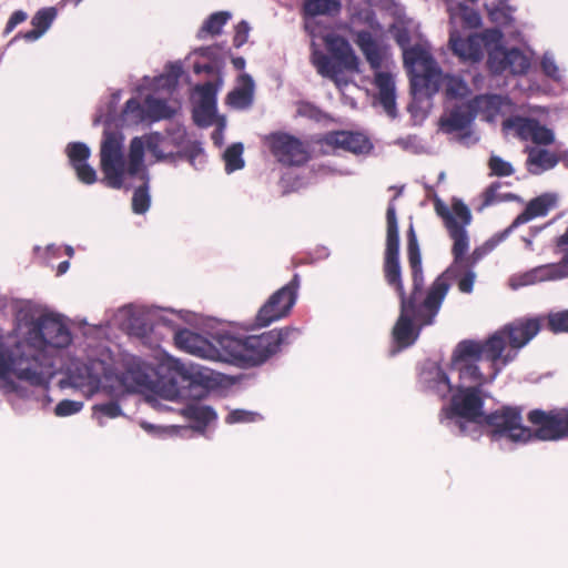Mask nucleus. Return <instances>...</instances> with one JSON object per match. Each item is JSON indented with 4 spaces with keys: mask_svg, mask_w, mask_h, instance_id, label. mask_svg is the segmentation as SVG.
I'll return each mask as SVG.
<instances>
[{
    "mask_svg": "<svg viewBox=\"0 0 568 568\" xmlns=\"http://www.w3.org/2000/svg\"><path fill=\"white\" fill-rule=\"evenodd\" d=\"M142 184L136 187L132 196V211L135 214H144L151 204V197L149 194V175L146 179H140Z\"/></svg>",
    "mask_w": 568,
    "mask_h": 568,
    "instance_id": "obj_30",
    "label": "nucleus"
},
{
    "mask_svg": "<svg viewBox=\"0 0 568 568\" xmlns=\"http://www.w3.org/2000/svg\"><path fill=\"white\" fill-rule=\"evenodd\" d=\"M77 173V178L84 184H93L97 182V172L87 162L72 166Z\"/></svg>",
    "mask_w": 568,
    "mask_h": 568,
    "instance_id": "obj_43",
    "label": "nucleus"
},
{
    "mask_svg": "<svg viewBox=\"0 0 568 568\" xmlns=\"http://www.w3.org/2000/svg\"><path fill=\"white\" fill-rule=\"evenodd\" d=\"M250 83V89L240 88L231 91L227 94V102L236 108H246L252 102V80L248 75H245Z\"/></svg>",
    "mask_w": 568,
    "mask_h": 568,
    "instance_id": "obj_34",
    "label": "nucleus"
},
{
    "mask_svg": "<svg viewBox=\"0 0 568 568\" xmlns=\"http://www.w3.org/2000/svg\"><path fill=\"white\" fill-rule=\"evenodd\" d=\"M510 233L505 229L503 232L497 233L489 239L483 246L476 247L471 254H467L466 262L460 266L463 270H473V267L481 260L488 252L493 251L500 242H503Z\"/></svg>",
    "mask_w": 568,
    "mask_h": 568,
    "instance_id": "obj_27",
    "label": "nucleus"
},
{
    "mask_svg": "<svg viewBox=\"0 0 568 568\" xmlns=\"http://www.w3.org/2000/svg\"><path fill=\"white\" fill-rule=\"evenodd\" d=\"M374 83L378 89V102L386 114L395 119L397 116L395 82L388 72L378 71L375 73Z\"/></svg>",
    "mask_w": 568,
    "mask_h": 568,
    "instance_id": "obj_23",
    "label": "nucleus"
},
{
    "mask_svg": "<svg viewBox=\"0 0 568 568\" xmlns=\"http://www.w3.org/2000/svg\"><path fill=\"white\" fill-rule=\"evenodd\" d=\"M231 18L229 12L220 11L211 14L199 30L197 37L205 38L207 34L217 36L221 33L222 28Z\"/></svg>",
    "mask_w": 568,
    "mask_h": 568,
    "instance_id": "obj_28",
    "label": "nucleus"
},
{
    "mask_svg": "<svg viewBox=\"0 0 568 568\" xmlns=\"http://www.w3.org/2000/svg\"><path fill=\"white\" fill-rule=\"evenodd\" d=\"M414 108H415L414 103H410L407 109H408V111L410 113H413L414 112Z\"/></svg>",
    "mask_w": 568,
    "mask_h": 568,
    "instance_id": "obj_63",
    "label": "nucleus"
},
{
    "mask_svg": "<svg viewBox=\"0 0 568 568\" xmlns=\"http://www.w3.org/2000/svg\"><path fill=\"white\" fill-rule=\"evenodd\" d=\"M95 415L100 414L109 418H115L121 415L122 410L116 402H108L104 404H98L93 406Z\"/></svg>",
    "mask_w": 568,
    "mask_h": 568,
    "instance_id": "obj_44",
    "label": "nucleus"
},
{
    "mask_svg": "<svg viewBox=\"0 0 568 568\" xmlns=\"http://www.w3.org/2000/svg\"><path fill=\"white\" fill-rule=\"evenodd\" d=\"M30 338L38 343V347L28 339H18L8 335H0V378L6 379L13 374L18 379L26 381L33 386L44 383L42 372L41 351L39 347L64 348L72 341L71 332L60 316L44 314L37 318Z\"/></svg>",
    "mask_w": 568,
    "mask_h": 568,
    "instance_id": "obj_1",
    "label": "nucleus"
},
{
    "mask_svg": "<svg viewBox=\"0 0 568 568\" xmlns=\"http://www.w3.org/2000/svg\"><path fill=\"white\" fill-rule=\"evenodd\" d=\"M427 70H428V81H429L430 78L433 77V74L436 71V61H435V59L430 54H428V67H427Z\"/></svg>",
    "mask_w": 568,
    "mask_h": 568,
    "instance_id": "obj_54",
    "label": "nucleus"
},
{
    "mask_svg": "<svg viewBox=\"0 0 568 568\" xmlns=\"http://www.w3.org/2000/svg\"><path fill=\"white\" fill-rule=\"evenodd\" d=\"M232 63L236 70H243L245 68V60L242 57L234 58Z\"/></svg>",
    "mask_w": 568,
    "mask_h": 568,
    "instance_id": "obj_57",
    "label": "nucleus"
},
{
    "mask_svg": "<svg viewBox=\"0 0 568 568\" xmlns=\"http://www.w3.org/2000/svg\"><path fill=\"white\" fill-rule=\"evenodd\" d=\"M69 267H70V263L68 261H62L58 265L57 274L58 275L64 274L69 270Z\"/></svg>",
    "mask_w": 568,
    "mask_h": 568,
    "instance_id": "obj_58",
    "label": "nucleus"
},
{
    "mask_svg": "<svg viewBox=\"0 0 568 568\" xmlns=\"http://www.w3.org/2000/svg\"><path fill=\"white\" fill-rule=\"evenodd\" d=\"M323 142L334 149H342L355 154L369 151L372 144L362 133L349 131H332L325 134Z\"/></svg>",
    "mask_w": 568,
    "mask_h": 568,
    "instance_id": "obj_21",
    "label": "nucleus"
},
{
    "mask_svg": "<svg viewBox=\"0 0 568 568\" xmlns=\"http://www.w3.org/2000/svg\"><path fill=\"white\" fill-rule=\"evenodd\" d=\"M437 375L439 377V382L446 386L447 390H450L452 386L448 376L444 372H440L439 369H437Z\"/></svg>",
    "mask_w": 568,
    "mask_h": 568,
    "instance_id": "obj_56",
    "label": "nucleus"
},
{
    "mask_svg": "<svg viewBox=\"0 0 568 568\" xmlns=\"http://www.w3.org/2000/svg\"><path fill=\"white\" fill-rule=\"evenodd\" d=\"M27 18H28V14L24 11H22V10L14 11L10 16V18H9L7 24H6L4 33L6 34L11 33L16 29V27L18 24L24 22L27 20Z\"/></svg>",
    "mask_w": 568,
    "mask_h": 568,
    "instance_id": "obj_50",
    "label": "nucleus"
},
{
    "mask_svg": "<svg viewBox=\"0 0 568 568\" xmlns=\"http://www.w3.org/2000/svg\"><path fill=\"white\" fill-rule=\"evenodd\" d=\"M358 19L363 20L367 26L374 28L376 22L375 13L372 9L366 8L357 13Z\"/></svg>",
    "mask_w": 568,
    "mask_h": 568,
    "instance_id": "obj_51",
    "label": "nucleus"
},
{
    "mask_svg": "<svg viewBox=\"0 0 568 568\" xmlns=\"http://www.w3.org/2000/svg\"><path fill=\"white\" fill-rule=\"evenodd\" d=\"M480 425L490 428L493 439L507 438L515 443H527L532 438V430L523 425L521 410L505 406L485 415Z\"/></svg>",
    "mask_w": 568,
    "mask_h": 568,
    "instance_id": "obj_9",
    "label": "nucleus"
},
{
    "mask_svg": "<svg viewBox=\"0 0 568 568\" xmlns=\"http://www.w3.org/2000/svg\"><path fill=\"white\" fill-rule=\"evenodd\" d=\"M256 414L244 409H234L226 417L227 424L250 423L255 419Z\"/></svg>",
    "mask_w": 568,
    "mask_h": 568,
    "instance_id": "obj_45",
    "label": "nucleus"
},
{
    "mask_svg": "<svg viewBox=\"0 0 568 568\" xmlns=\"http://www.w3.org/2000/svg\"><path fill=\"white\" fill-rule=\"evenodd\" d=\"M495 99L496 95H477L468 104L454 108L446 116L440 118V128L447 133L468 128L476 113L494 104Z\"/></svg>",
    "mask_w": 568,
    "mask_h": 568,
    "instance_id": "obj_14",
    "label": "nucleus"
},
{
    "mask_svg": "<svg viewBox=\"0 0 568 568\" xmlns=\"http://www.w3.org/2000/svg\"><path fill=\"white\" fill-rule=\"evenodd\" d=\"M541 69L547 77L554 80L559 79V70L552 58L545 55L541 60Z\"/></svg>",
    "mask_w": 568,
    "mask_h": 568,
    "instance_id": "obj_49",
    "label": "nucleus"
},
{
    "mask_svg": "<svg viewBox=\"0 0 568 568\" xmlns=\"http://www.w3.org/2000/svg\"><path fill=\"white\" fill-rule=\"evenodd\" d=\"M271 153L286 166H301L310 160L306 144L298 138L285 133L273 132L266 136Z\"/></svg>",
    "mask_w": 568,
    "mask_h": 568,
    "instance_id": "obj_13",
    "label": "nucleus"
},
{
    "mask_svg": "<svg viewBox=\"0 0 568 568\" xmlns=\"http://www.w3.org/2000/svg\"><path fill=\"white\" fill-rule=\"evenodd\" d=\"M217 89V83L211 81L197 87V92L200 93L202 103L205 108L213 106L215 104Z\"/></svg>",
    "mask_w": 568,
    "mask_h": 568,
    "instance_id": "obj_41",
    "label": "nucleus"
},
{
    "mask_svg": "<svg viewBox=\"0 0 568 568\" xmlns=\"http://www.w3.org/2000/svg\"><path fill=\"white\" fill-rule=\"evenodd\" d=\"M547 328L554 334L568 333V310L549 313Z\"/></svg>",
    "mask_w": 568,
    "mask_h": 568,
    "instance_id": "obj_35",
    "label": "nucleus"
},
{
    "mask_svg": "<svg viewBox=\"0 0 568 568\" xmlns=\"http://www.w3.org/2000/svg\"><path fill=\"white\" fill-rule=\"evenodd\" d=\"M203 70L206 71V72H210L212 70V67L206 64L203 67Z\"/></svg>",
    "mask_w": 568,
    "mask_h": 568,
    "instance_id": "obj_62",
    "label": "nucleus"
},
{
    "mask_svg": "<svg viewBox=\"0 0 568 568\" xmlns=\"http://www.w3.org/2000/svg\"><path fill=\"white\" fill-rule=\"evenodd\" d=\"M479 16L477 13H473L470 17V21H474V26H477L479 23Z\"/></svg>",
    "mask_w": 568,
    "mask_h": 568,
    "instance_id": "obj_61",
    "label": "nucleus"
},
{
    "mask_svg": "<svg viewBox=\"0 0 568 568\" xmlns=\"http://www.w3.org/2000/svg\"><path fill=\"white\" fill-rule=\"evenodd\" d=\"M327 53L314 48L311 63L316 72L334 82L337 88L348 83L345 73H359V59L349 42L339 36L325 38Z\"/></svg>",
    "mask_w": 568,
    "mask_h": 568,
    "instance_id": "obj_6",
    "label": "nucleus"
},
{
    "mask_svg": "<svg viewBox=\"0 0 568 568\" xmlns=\"http://www.w3.org/2000/svg\"><path fill=\"white\" fill-rule=\"evenodd\" d=\"M555 205L556 197L549 193H544L530 200L525 210L507 227V232L511 233L515 229L528 223L532 219L547 215Z\"/></svg>",
    "mask_w": 568,
    "mask_h": 568,
    "instance_id": "obj_22",
    "label": "nucleus"
},
{
    "mask_svg": "<svg viewBox=\"0 0 568 568\" xmlns=\"http://www.w3.org/2000/svg\"><path fill=\"white\" fill-rule=\"evenodd\" d=\"M207 50H209V48H203V49H201L202 54H205V51H207Z\"/></svg>",
    "mask_w": 568,
    "mask_h": 568,
    "instance_id": "obj_64",
    "label": "nucleus"
},
{
    "mask_svg": "<svg viewBox=\"0 0 568 568\" xmlns=\"http://www.w3.org/2000/svg\"><path fill=\"white\" fill-rule=\"evenodd\" d=\"M298 288L300 276L298 274H294L293 278L286 285L275 291L258 308L252 327H267L272 323L288 316L296 302Z\"/></svg>",
    "mask_w": 568,
    "mask_h": 568,
    "instance_id": "obj_10",
    "label": "nucleus"
},
{
    "mask_svg": "<svg viewBox=\"0 0 568 568\" xmlns=\"http://www.w3.org/2000/svg\"><path fill=\"white\" fill-rule=\"evenodd\" d=\"M42 34L43 32L40 29L33 27L32 30L24 32L22 34V38L27 41H34L39 39Z\"/></svg>",
    "mask_w": 568,
    "mask_h": 568,
    "instance_id": "obj_53",
    "label": "nucleus"
},
{
    "mask_svg": "<svg viewBox=\"0 0 568 568\" xmlns=\"http://www.w3.org/2000/svg\"><path fill=\"white\" fill-rule=\"evenodd\" d=\"M501 187L500 182H493L489 186H487L484 192L481 193V204L478 207L479 211L484 210L485 207L491 206L496 203L501 202V194L498 193L499 189Z\"/></svg>",
    "mask_w": 568,
    "mask_h": 568,
    "instance_id": "obj_38",
    "label": "nucleus"
},
{
    "mask_svg": "<svg viewBox=\"0 0 568 568\" xmlns=\"http://www.w3.org/2000/svg\"><path fill=\"white\" fill-rule=\"evenodd\" d=\"M501 37V32L497 29L486 30L481 34H471L466 39L452 33L449 44L453 52L460 59L476 62L483 58V44L498 43Z\"/></svg>",
    "mask_w": 568,
    "mask_h": 568,
    "instance_id": "obj_17",
    "label": "nucleus"
},
{
    "mask_svg": "<svg viewBox=\"0 0 568 568\" xmlns=\"http://www.w3.org/2000/svg\"><path fill=\"white\" fill-rule=\"evenodd\" d=\"M122 132L108 130L103 132V140L100 148V165L103 173V183L111 189H121L125 175L146 179L149 175L144 166L145 142L142 138L135 136L130 142L128 163L123 154Z\"/></svg>",
    "mask_w": 568,
    "mask_h": 568,
    "instance_id": "obj_5",
    "label": "nucleus"
},
{
    "mask_svg": "<svg viewBox=\"0 0 568 568\" xmlns=\"http://www.w3.org/2000/svg\"><path fill=\"white\" fill-rule=\"evenodd\" d=\"M186 416L200 424L201 426L205 427L209 424H211L213 420L216 419V413L214 409L210 406L204 405H191L186 408Z\"/></svg>",
    "mask_w": 568,
    "mask_h": 568,
    "instance_id": "obj_31",
    "label": "nucleus"
},
{
    "mask_svg": "<svg viewBox=\"0 0 568 568\" xmlns=\"http://www.w3.org/2000/svg\"><path fill=\"white\" fill-rule=\"evenodd\" d=\"M123 113L138 123L146 118V106L144 108L138 99L131 98L125 102Z\"/></svg>",
    "mask_w": 568,
    "mask_h": 568,
    "instance_id": "obj_39",
    "label": "nucleus"
},
{
    "mask_svg": "<svg viewBox=\"0 0 568 568\" xmlns=\"http://www.w3.org/2000/svg\"><path fill=\"white\" fill-rule=\"evenodd\" d=\"M342 10L339 0H304L302 13L305 18H315L317 16L334 17Z\"/></svg>",
    "mask_w": 568,
    "mask_h": 568,
    "instance_id": "obj_25",
    "label": "nucleus"
},
{
    "mask_svg": "<svg viewBox=\"0 0 568 568\" xmlns=\"http://www.w3.org/2000/svg\"><path fill=\"white\" fill-rule=\"evenodd\" d=\"M417 372H418V376L422 377L423 374L426 372V365L425 364H418L417 365Z\"/></svg>",
    "mask_w": 568,
    "mask_h": 568,
    "instance_id": "obj_60",
    "label": "nucleus"
},
{
    "mask_svg": "<svg viewBox=\"0 0 568 568\" xmlns=\"http://www.w3.org/2000/svg\"><path fill=\"white\" fill-rule=\"evenodd\" d=\"M386 250L384 261V274L387 283L395 286L399 294L400 301L407 300L400 277L399 266V235L396 217V209L389 202L386 211Z\"/></svg>",
    "mask_w": 568,
    "mask_h": 568,
    "instance_id": "obj_12",
    "label": "nucleus"
},
{
    "mask_svg": "<svg viewBox=\"0 0 568 568\" xmlns=\"http://www.w3.org/2000/svg\"><path fill=\"white\" fill-rule=\"evenodd\" d=\"M174 343L179 349L189 354L223 362L222 346L219 345V337L216 338V344H212L202 335L183 328L174 334Z\"/></svg>",
    "mask_w": 568,
    "mask_h": 568,
    "instance_id": "obj_19",
    "label": "nucleus"
},
{
    "mask_svg": "<svg viewBox=\"0 0 568 568\" xmlns=\"http://www.w3.org/2000/svg\"><path fill=\"white\" fill-rule=\"evenodd\" d=\"M528 163L549 169L556 164V160L547 150H538L529 153Z\"/></svg>",
    "mask_w": 568,
    "mask_h": 568,
    "instance_id": "obj_40",
    "label": "nucleus"
},
{
    "mask_svg": "<svg viewBox=\"0 0 568 568\" xmlns=\"http://www.w3.org/2000/svg\"><path fill=\"white\" fill-rule=\"evenodd\" d=\"M556 244L561 248L568 245V226L565 233L557 239Z\"/></svg>",
    "mask_w": 568,
    "mask_h": 568,
    "instance_id": "obj_55",
    "label": "nucleus"
},
{
    "mask_svg": "<svg viewBox=\"0 0 568 568\" xmlns=\"http://www.w3.org/2000/svg\"><path fill=\"white\" fill-rule=\"evenodd\" d=\"M90 154L89 146L82 142H72L67 146V155L72 166L87 162Z\"/></svg>",
    "mask_w": 568,
    "mask_h": 568,
    "instance_id": "obj_33",
    "label": "nucleus"
},
{
    "mask_svg": "<svg viewBox=\"0 0 568 568\" xmlns=\"http://www.w3.org/2000/svg\"><path fill=\"white\" fill-rule=\"evenodd\" d=\"M488 67L495 74H501L506 71L511 74H525L530 68V61L517 48L510 50L505 49L499 42L488 51Z\"/></svg>",
    "mask_w": 568,
    "mask_h": 568,
    "instance_id": "obj_15",
    "label": "nucleus"
},
{
    "mask_svg": "<svg viewBox=\"0 0 568 568\" xmlns=\"http://www.w3.org/2000/svg\"><path fill=\"white\" fill-rule=\"evenodd\" d=\"M504 125L514 129L521 140H531L541 145H549L554 142L552 131L541 125L536 119L517 116L506 120Z\"/></svg>",
    "mask_w": 568,
    "mask_h": 568,
    "instance_id": "obj_20",
    "label": "nucleus"
},
{
    "mask_svg": "<svg viewBox=\"0 0 568 568\" xmlns=\"http://www.w3.org/2000/svg\"><path fill=\"white\" fill-rule=\"evenodd\" d=\"M516 354H504V342L499 335L485 341L463 339L452 354V369L458 373L459 386L481 388L491 383L503 367L514 361Z\"/></svg>",
    "mask_w": 568,
    "mask_h": 568,
    "instance_id": "obj_3",
    "label": "nucleus"
},
{
    "mask_svg": "<svg viewBox=\"0 0 568 568\" xmlns=\"http://www.w3.org/2000/svg\"><path fill=\"white\" fill-rule=\"evenodd\" d=\"M83 407L82 402L63 399L59 402L54 408V414L60 417L70 416L80 412Z\"/></svg>",
    "mask_w": 568,
    "mask_h": 568,
    "instance_id": "obj_42",
    "label": "nucleus"
},
{
    "mask_svg": "<svg viewBox=\"0 0 568 568\" xmlns=\"http://www.w3.org/2000/svg\"><path fill=\"white\" fill-rule=\"evenodd\" d=\"M243 145L241 143H234L230 145L224 152L225 170L233 172L244 166L242 159Z\"/></svg>",
    "mask_w": 568,
    "mask_h": 568,
    "instance_id": "obj_32",
    "label": "nucleus"
},
{
    "mask_svg": "<svg viewBox=\"0 0 568 568\" xmlns=\"http://www.w3.org/2000/svg\"><path fill=\"white\" fill-rule=\"evenodd\" d=\"M298 335V328L285 326L245 337L221 335L219 345L222 346L223 362L253 367L267 362L283 346L292 344Z\"/></svg>",
    "mask_w": 568,
    "mask_h": 568,
    "instance_id": "obj_4",
    "label": "nucleus"
},
{
    "mask_svg": "<svg viewBox=\"0 0 568 568\" xmlns=\"http://www.w3.org/2000/svg\"><path fill=\"white\" fill-rule=\"evenodd\" d=\"M544 323L542 317H520L506 324L503 328L493 335H499L504 342V351L507 342L514 349H519L527 345L541 329Z\"/></svg>",
    "mask_w": 568,
    "mask_h": 568,
    "instance_id": "obj_16",
    "label": "nucleus"
},
{
    "mask_svg": "<svg viewBox=\"0 0 568 568\" xmlns=\"http://www.w3.org/2000/svg\"><path fill=\"white\" fill-rule=\"evenodd\" d=\"M443 415L458 427L460 434L467 433L469 424L480 425L484 414V397L481 388L476 386H458L448 407L443 409Z\"/></svg>",
    "mask_w": 568,
    "mask_h": 568,
    "instance_id": "obj_8",
    "label": "nucleus"
},
{
    "mask_svg": "<svg viewBox=\"0 0 568 568\" xmlns=\"http://www.w3.org/2000/svg\"><path fill=\"white\" fill-rule=\"evenodd\" d=\"M504 201H519V196L514 193L501 194V202Z\"/></svg>",
    "mask_w": 568,
    "mask_h": 568,
    "instance_id": "obj_59",
    "label": "nucleus"
},
{
    "mask_svg": "<svg viewBox=\"0 0 568 568\" xmlns=\"http://www.w3.org/2000/svg\"><path fill=\"white\" fill-rule=\"evenodd\" d=\"M458 280V288L463 293H470L473 291L475 274L473 270H463L462 273L454 280Z\"/></svg>",
    "mask_w": 568,
    "mask_h": 568,
    "instance_id": "obj_46",
    "label": "nucleus"
},
{
    "mask_svg": "<svg viewBox=\"0 0 568 568\" xmlns=\"http://www.w3.org/2000/svg\"><path fill=\"white\" fill-rule=\"evenodd\" d=\"M161 135L159 133H151L145 136V148L158 159H164V154L160 150Z\"/></svg>",
    "mask_w": 568,
    "mask_h": 568,
    "instance_id": "obj_47",
    "label": "nucleus"
},
{
    "mask_svg": "<svg viewBox=\"0 0 568 568\" xmlns=\"http://www.w3.org/2000/svg\"><path fill=\"white\" fill-rule=\"evenodd\" d=\"M146 106V118L159 121L162 119H170L174 114V110L171 109L166 101L162 99H156L153 97H148L145 99Z\"/></svg>",
    "mask_w": 568,
    "mask_h": 568,
    "instance_id": "obj_29",
    "label": "nucleus"
},
{
    "mask_svg": "<svg viewBox=\"0 0 568 568\" xmlns=\"http://www.w3.org/2000/svg\"><path fill=\"white\" fill-rule=\"evenodd\" d=\"M488 168L491 175L510 176L514 174L513 165L498 155H491L489 158Z\"/></svg>",
    "mask_w": 568,
    "mask_h": 568,
    "instance_id": "obj_37",
    "label": "nucleus"
},
{
    "mask_svg": "<svg viewBox=\"0 0 568 568\" xmlns=\"http://www.w3.org/2000/svg\"><path fill=\"white\" fill-rule=\"evenodd\" d=\"M407 255L412 268L413 284L425 285L418 242L412 225L407 232Z\"/></svg>",
    "mask_w": 568,
    "mask_h": 568,
    "instance_id": "obj_26",
    "label": "nucleus"
},
{
    "mask_svg": "<svg viewBox=\"0 0 568 568\" xmlns=\"http://www.w3.org/2000/svg\"><path fill=\"white\" fill-rule=\"evenodd\" d=\"M250 26L246 21H241L235 27V36L233 39V43L236 48L243 45L248 38Z\"/></svg>",
    "mask_w": 568,
    "mask_h": 568,
    "instance_id": "obj_48",
    "label": "nucleus"
},
{
    "mask_svg": "<svg viewBox=\"0 0 568 568\" xmlns=\"http://www.w3.org/2000/svg\"><path fill=\"white\" fill-rule=\"evenodd\" d=\"M434 209L442 219L449 237L453 241L452 265L438 276L428 288V326L433 325L440 305L450 287L449 278L460 274V266L466 262L469 250V236L466 227L471 223L473 216L468 206L459 199H454L449 209L437 195L434 196Z\"/></svg>",
    "mask_w": 568,
    "mask_h": 568,
    "instance_id": "obj_2",
    "label": "nucleus"
},
{
    "mask_svg": "<svg viewBox=\"0 0 568 568\" xmlns=\"http://www.w3.org/2000/svg\"><path fill=\"white\" fill-rule=\"evenodd\" d=\"M404 65L409 78V89L414 103L420 101L426 89V48L415 45L404 49Z\"/></svg>",
    "mask_w": 568,
    "mask_h": 568,
    "instance_id": "obj_18",
    "label": "nucleus"
},
{
    "mask_svg": "<svg viewBox=\"0 0 568 568\" xmlns=\"http://www.w3.org/2000/svg\"><path fill=\"white\" fill-rule=\"evenodd\" d=\"M57 17V10L53 7L42 8L33 16L31 24L40 29L43 33L50 28Z\"/></svg>",
    "mask_w": 568,
    "mask_h": 568,
    "instance_id": "obj_36",
    "label": "nucleus"
},
{
    "mask_svg": "<svg viewBox=\"0 0 568 568\" xmlns=\"http://www.w3.org/2000/svg\"><path fill=\"white\" fill-rule=\"evenodd\" d=\"M465 85H463V83L459 81V82H456L454 84H450L448 88H447V94L449 97H453V98H456L458 95H462V92L460 90H465Z\"/></svg>",
    "mask_w": 568,
    "mask_h": 568,
    "instance_id": "obj_52",
    "label": "nucleus"
},
{
    "mask_svg": "<svg viewBox=\"0 0 568 568\" xmlns=\"http://www.w3.org/2000/svg\"><path fill=\"white\" fill-rule=\"evenodd\" d=\"M424 325H426V286L413 284L408 298L400 301L399 316L392 329L389 355L395 356L414 345Z\"/></svg>",
    "mask_w": 568,
    "mask_h": 568,
    "instance_id": "obj_7",
    "label": "nucleus"
},
{
    "mask_svg": "<svg viewBox=\"0 0 568 568\" xmlns=\"http://www.w3.org/2000/svg\"><path fill=\"white\" fill-rule=\"evenodd\" d=\"M354 42L364 54L372 70H379L383 64V53L377 41L369 31L352 32Z\"/></svg>",
    "mask_w": 568,
    "mask_h": 568,
    "instance_id": "obj_24",
    "label": "nucleus"
},
{
    "mask_svg": "<svg viewBox=\"0 0 568 568\" xmlns=\"http://www.w3.org/2000/svg\"><path fill=\"white\" fill-rule=\"evenodd\" d=\"M527 420L532 425V438L557 442L568 437V407H555L549 410L531 409Z\"/></svg>",
    "mask_w": 568,
    "mask_h": 568,
    "instance_id": "obj_11",
    "label": "nucleus"
}]
</instances>
